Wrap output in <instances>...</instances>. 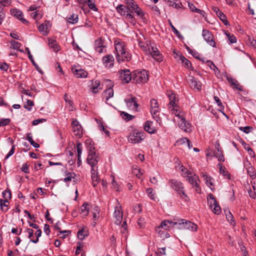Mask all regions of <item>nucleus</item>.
<instances>
[{
  "instance_id": "f257e3e1",
  "label": "nucleus",
  "mask_w": 256,
  "mask_h": 256,
  "mask_svg": "<svg viewBox=\"0 0 256 256\" xmlns=\"http://www.w3.org/2000/svg\"><path fill=\"white\" fill-rule=\"evenodd\" d=\"M138 44L142 50L147 55H150L154 59L160 62L162 60V57L158 48L152 44L150 42L146 41V43L142 42L141 38H139Z\"/></svg>"
},
{
  "instance_id": "f03ea898",
  "label": "nucleus",
  "mask_w": 256,
  "mask_h": 256,
  "mask_svg": "<svg viewBox=\"0 0 256 256\" xmlns=\"http://www.w3.org/2000/svg\"><path fill=\"white\" fill-rule=\"evenodd\" d=\"M116 58L118 62L128 61L131 59V56L125 48V44L120 40L114 42Z\"/></svg>"
},
{
  "instance_id": "7ed1b4c3",
  "label": "nucleus",
  "mask_w": 256,
  "mask_h": 256,
  "mask_svg": "<svg viewBox=\"0 0 256 256\" xmlns=\"http://www.w3.org/2000/svg\"><path fill=\"white\" fill-rule=\"evenodd\" d=\"M128 12L134 14L135 12L138 16L143 19L144 17V14L142 10L138 6L134 0H125Z\"/></svg>"
},
{
  "instance_id": "20e7f679",
  "label": "nucleus",
  "mask_w": 256,
  "mask_h": 256,
  "mask_svg": "<svg viewBox=\"0 0 256 256\" xmlns=\"http://www.w3.org/2000/svg\"><path fill=\"white\" fill-rule=\"evenodd\" d=\"M88 154L87 158L88 163L91 166V168H98L96 166L98 162V155L94 150V147L92 146H88Z\"/></svg>"
},
{
  "instance_id": "39448f33",
  "label": "nucleus",
  "mask_w": 256,
  "mask_h": 256,
  "mask_svg": "<svg viewBox=\"0 0 256 256\" xmlns=\"http://www.w3.org/2000/svg\"><path fill=\"white\" fill-rule=\"evenodd\" d=\"M116 10L122 16H124L126 20H130V22L134 25L136 24L134 15L131 14L128 10L127 6L123 4H120L116 8Z\"/></svg>"
},
{
  "instance_id": "423d86ee",
  "label": "nucleus",
  "mask_w": 256,
  "mask_h": 256,
  "mask_svg": "<svg viewBox=\"0 0 256 256\" xmlns=\"http://www.w3.org/2000/svg\"><path fill=\"white\" fill-rule=\"evenodd\" d=\"M174 224L178 229H186L192 232L196 231L198 227L195 224L184 219L174 222Z\"/></svg>"
},
{
  "instance_id": "0eeeda50",
  "label": "nucleus",
  "mask_w": 256,
  "mask_h": 256,
  "mask_svg": "<svg viewBox=\"0 0 256 256\" xmlns=\"http://www.w3.org/2000/svg\"><path fill=\"white\" fill-rule=\"evenodd\" d=\"M148 80V72L146 70H135L132 72V80L137 84L145 83Z\"/></svg>"
},
{
  "instance_id": "6e6552de",
  "label": "nucleus",
  "mask_w": 256,
  "mask_h": 256,
  "mask_svg": "<svg viewBox=\"0 0 256 256\" xmlns=\"http://www.w3.org/2000/svg\"><path fill=\"white\" fill-rule=\"evenodd\" d=\"M171 187L176 190L180 194V196L187 200L188 198L184 191V187L182 183L176 180H171L170 182Z\"/></svg>"
},
{
  "instance_id": "1a4fd4ad",
  "label": "nucleus",
  "mask_w": 256,
  "mask_h": 256,
  "mask_svg": "<svg viewBox=\"0 0 256 256\" xmlns=\"http://www.w3.org/2000/svg\"><path fill=\"white\" fill-rule=\"evenodd\" d=\"M144 137V132L134 130L129 135L128 141L132 144H137L142 140Z\"/></svg>"
},
{
  "instance_id": "9d476101",
  "label": "nucleus",
  "mask_w": 256,
  "mask_h": 256,
  "mask_svg": "<svg viewBox=\"0 0 256 256\" xmlns=\"http://www.w3.org/2000/svg\"><path fill=\"white\" fill-rule=\"evenodd\" d=\"M123 212L122 207L119 202L116 200V204L114 207L113 217L116 224H120L122 220Z\"/></svg>"
},
{
  "instance_id": "9b49d317",
  "label": "nucleus",
  "mask_w": 256,
  "mask_h": 256,
  "mask_svg": "<svg viewBox=\"0 0 256 256\" xmlns=\"http://www.w3.org/2000/svg\"><path fill=\"white\" fill-rule=\"evenodd\" d=\"M174 121L178 123L179 128L186 132H190L192 131L190 124L186 120L184 117L180 120H174Z\"/></svg>"
},
{
  "instance_id": "f8f14e48",
  "label": "nucleus",
  "mask_w": 256,
  "mask_h": 256,
  "mask_svg": "<svg viewBox=\"0 0 256 256\" xmlns=\"http://www.w3.org/2000/svg\"><path fill=\"white\" fill-rule=\"evenodd\" d=\"M124 102L129 110L136 111L138 110V104L136 98L134 96H129L124 99Z\"/></svg>"
},
{
  "instance_id": "ddd939ff",
  "label": "nucleus",
  "mask_w": 256,
  "mask_h": 256,
  "mask_svg": "<svg viewBox=\"0 0 256 256\" xmlns=\"http://www.w3.org/2000/svg\"><path fill=\"white\" fill-rule=\"evenodd\" d=\"M202 36L206 42L212 47L216 46L214 37L212 34L207 30H203Z\"/></svg>"
},
{
  "instance_id": "4468645a",
  "label": "nucleus",
  "mask_w": 256,
  "mask_h": 256,
  "mask_svg": "<svg viewBox=\"0 0 256 256\" xmlns=\"http://www.w3.org/2000/svg\"><path fill=\"white\" fill-rule=\"evenodd\" d=\"M119 74L121 80L126 83H128L132 80V74H131L128 70L120 71Z\"/></svg>"
},
{
  "instance_id": "2eb2a0df",
  "label": "nucleus",
  "mask_w": 256,
  "mask_h": 256,
  "mask_svg": "<svg viewBox=\"0 0 256 256\" xmlns=\"http://www.w3.org/2000/svg\"><path fill=\"white\" fill-rule=\"evenodd\" d=\"M72 130L74 134L80 138L82 134V128L79 122L76 120H74L72 122Z\"/></svg>"
},
{
  "instance_id": "dca6fc26",
  "label": "nucleus",
  "mask_w": 256,
  "mask_h": 256,
  "mask_svg": "<svg viewBox=\"0 0 256 256\" xmlns=\"http://www.w3.org/2000/svg\"><path fill=\"white\" fill-rule=\"evenodd\" d=\"M72 71L74 74L77 78H84L88 76V72L84 70L79 67H74L72 68Z\"/></svg>"
},
{
  "instance_id": "f3484780",
  "label": "nucleus",
  "mask_w": 256,
  "mask_h": 256,
  "mask_svg": "<svg viewBox=\"0 0 256 256\" xmlns=\"http://www.w3.org/2000/svg\"><path fill=\"white\" fill-rule=\"evenodd\" d=\"M90 82L89 86L92 93L96 94L102 89V88L100 87V82L98 80H92Z\"/></svg>"
},
{
  "instance_id": "a211bd4d",
  "label": "nucleus",
  "mask_w": 256,
  "mask_h": 256,
  "mask_svg": "<svg viewBox=\"0 0 256 256\" xmlns=\"http://www.w3.org/2000/svg\"><path fill=\"white\" fill-rule=\"evenodd\" d=\"M114 62V56L112 54H108L102 58V63L106 68L113 66Z\"/></svg>"
},
{
  "instance_id": "6ab92c4d",
  "label": "nucleus",
  "mask_w": 256,
  "mask_h": 256,
  "mask_svg": "<svg viewBox=\"0 0 256 256\" xmlns=\"http://www.w3.org/2000/svg\"><path fill=\"white\" fill-rule=\"evenodd\" d=\"M106 82L110 83V88L106 90L103 93L104 97L106 98V100L107 101L108 99L114 96V90L112 87L113 86V84L110 80H107Z\"/></svg>"
},
{
  "instance_id": "aec40b11",
  "label": "nucleus",
  "mask_w": 256,
  "mask_h": 256,
  "mask_svg": "<svg viewBox=\"0 0 256 256\" xmlns=\"http://www.w3.org/2000/svg\"><path fill=\"white\" fill-rule=\"evenodd\" d=\"M168 108L172 112V114H174L176 116V118H174V120H180L184 117L183 114L178 105L176 106L169 108Z\"/></svg>"
},
{
  "instance_id": "412c9836",
  "label": "nucleus",
  "mask_w": 256,
  "mask_h": 256,
  "mask_svg": "<svg viewBox=\"0 0 256 256\" xmlns=\"http://www.w3.org/2000/svg\"><path fill=\"white\" fill-rule=\"evenodd\" d=\"M51 27V24L49 22L46 21L44 24H41L38 26V30L43 35H46L48 34V30Z\"/></svg>"
},
{
  "instance_id": "4be33fe9",
  "label": "nucleus",
  "mask_w": 256,
  "mask_h": 256,
  "mask_svg": "<svg viewBox=\"0 0 256 256\" xmlns=\"http://www.w3.org/2000/svg\"><path fill=\"white\" fill-rule=\"evenodd\" d=\"M98 169L96 168H91L92 184L94 187H96L98 185L100 180V178L98 176Z\"/></svg>"
},
{
  "instance_id": "5701e85b",
  "label": "nucleus",
  "mask_w": 256,
  "mask_h": 256,
  "mask_svg": "<svg viewBox=\"0 0 256 256\" xmlns=\"http://www.w3.org/2000/svg\"><path fill=\"white\" fill-rule=\"evenodd\" d=\"M188 82L192 88H196L198 90H201V84L194 77L190 76Z\"/></svg>"
},
{
  "instance_id": "b1692460",
  "label": "nucleus",
  "mask_w": 256,
  "mask_h": 256,
  "mask_svg": "<svg viewBox=\"0 0 256 256\" xmlns=\"http://www.w3.org/2000/svg\"><path fill=\"white\" fill-rule=\"evenodd\" d=\"M210 206L214 214H218L220 212V208L218 204L216 199L211 200Z\"/></svg>"
},
{
  "instance_id": "393cba45",
  "label": "nucleus",
  "mask_w": 256,
  "mask_h": 256,
  "mask_svg": "<svg viewBox=\"0 0 256 256\" xmlns=\"http://www.w3.org/2000/svg\"><path fill=\"white\" fill-rule=\"evenodd\" d=\"M168 96L169 98L170 102L168 104V108H171L172 106H176L177 105V98L176 96V95L170 92H169L168 93Z\"/></svg>"
},
{
  "instance_id": "a878e982",
  "label": "nucleus",
  "mask_w": 256,
  "mask_h": 256,
  "mask_svg": "<svg viewBox=\"0 0 256 256\" xmlns=\"http://www.w3.org/2000/svg\"><path fill=\"white\" fill-rule=\"evenodd\" d=\"M144 130L150 134H154L156 131V128L153 126V122L151 121H146L144 124Z\"/></svg>"
},
{
  "instance_id": "bb28decb",
  "label": "nucleus",
  "mask_w": 256,
  "mask_h": 256,
  "mask_svg": "<svg viewBox=\"0 0 256 256\" xmlns=\"http://www.w3.org/2000/svg\"><path fill=\"white\" fill-rule=\"evenodd\" d=\"M202 178H204V180H205L206 184H207V186L211 189H213V181L214 179L208 176L206 174L202 172Z\"/></svg>"
},
{
  "instance_id": "cd10ccee",
  "label": "nucleus",
  "mask_w": 256,
  "mask_h": 256,
  "mask_svg": "<svg viewBox=\"0 0 256 256\" xmlns=\"http://www.w3.org/2000/svg\"><path fill=\"white\" fill-rule=\"evenodd\" d=\"M174 222H173L169 220L164 221L161 223L160 226L158 228V229L162 228L166 230H169L172 226H175L174 224Z\"/></svg>"
},
{
  "instance_id": "c85d7f7f",
  "label": "nucleus",
  "mask_w": 256,
  "mask_h": 256,
  "mask_svg": "<svg viewBox=\"0 0 256 256\" xmlns=\"http://www.w3.org/2000/svg\"><path fill=\"white\" fill-rule=\"evenodd\" d=\"M165 2L169 6H172L177 9L181 8L182 6V3L179 0H165Z\"/></svg>"
},
{
  "instance_id": "c756f323",
  "label": "nucleus",
  "mask_w": 256,
  "mask_h": 256,
  "mask_svg": "<svg viewBox=\"0 0 256 256\" xmlns=\"http://www.w3.org/2000/svg\"><path fill=\"white\" fill-rule=\"evenodd\" d=\"M198 179V176L195 174L193 175L192 174V175H190L189 177H188V180L189 182L196 188H198V184L197 182Z\"/></svg>"
},
{
  "instance_id": "7c9ffc66",
  "label": "nucleus",
  "mask_w": 256,
  "mask_h": 256,
  "mask_svg": "<svg viewBox=\"0 0 256 256\" xmlns=\"http://www.w3.org/2000/svg\"><path fill=\"white\" fill-rule=\"evenodd\" d=\"M227 80L230 83L231 85L234 88L240 90H242V86L240 84L237 80L232 78L227 77Z\"/></svg>"
},
{
  "instance_id": "2f4dec72",
  "label": "nucleus",
  "mask_w": 256,
  "mask_h": 256,
  "mask_svg": "<svg viewBox=\"0 0 256 256\" xmlns=\"http://www.w3.org/2000/svg\"><path fill=\"white\" fill-rule=\"evenodd\" d=\"M80 214L83 216H87L89 212V208H88V204L84 203L80 208Z\"/></svg>"
},
{
  "instance_id": "473e14b6",
  "label": "nucleus",
  "mask_w": 256,
  "mask_h": 256,
  "mask_svg": "<svg viewBox=\"0 0 256 256\" xmlns=\"http://www.w3.org/2000/svg\"><path fill=\"white\" fill-rule=\"evenodd\" d=\"M218 168L219 169L220 173L222 174L224 176H226L227 178H230V175L225 168L222 166L221 164H218Z\"/></svg>"
},
{
  "instance_id": "72a5a7b5",
  "label": "nucleus",
  "mask_w": 256,
  "mask_h": 256,
  "mask_svg": "<svg viewBox=\"0 0 256 256\" xmlns=\"http://www.w3.org/2000/svg\"><path fill=\"white\" fill-rule=\"evenodd\" d=\"M11 13L12 15L20 19L22 22L26 21L24 19L22 18V12L20 10L16 9L13 10L11 11Z\"/></svg>"
},
{
  "instance_id": "f704fd0d",
  "label": "nucleus",
  "mask_w": 256,
  "mask_h": 256,
  "mask_svg": "<svg viewBox=\"0 0 256 256\" xmlns=\"http://www.w3.org/2000/svg\"><path fill=\"white\" fill-rule=\"evenodd\" d=\"M49 46L52 48L54 52H58L59 50V46L56 40H48Z\"/></svg>"
},
{
  "instance_id": "c9c22d12",
  "label": "nucleus",
  "mask_w": 256,
  "mask_h": 256,
  "mask_svg": "<svg viewBox=\"0 0 256 256\" xmlns=\"http://www.w3.org/2000/svg\"><path fill=\"white\" fill-rule=\"evenodd\" d=\"M214 156L218 159V160L220 162H224V155L222 154V152L221 150H215L214 152Z\"/></svg>"
},
{
  "instance_id": "e433bc0d",
  "label": "nucleus",
  "mask_w": 256,
  "mask_h": 256,
  "mask_svg": "<svg viewBox=\"0 0 256 256\" xmlns=\"http://www.w3.org/2000/svg\"><path fill=\"white\" fill-rule=\"evenodd\" d=\"M206 63L208 64V65L209 66L210 68L214 72L215 74L217 76H218V74L220 73V70L216 66L214 63L210 60H206Z\"/></svg>"
},
{
  "instance_id": "4c0bfd02",
  "label": "nucleus",
  "mask_w": 256,
  "mask_h": 256,
  "mask_svg": "<svg viewBox=\"0 0 256 256\" xmlns=\"http://www.w3.org/2000/svg\"><path fill=\"white\" fill-rule=\"evenodd\" d=\"M8 200H0V205L2 210L6 212L8 210Z\"/></svg>"
},
{
  "instance_id": "58836bf2",
  "label": "nucleus",
  "mask_w": 256,
  "mask_h": 256,
  "mask_svg": "<svg viewBox=\"0 0 256 256\" xmlns=\"http://www.w3.org/2000/svg\"><path fill=\"white\" fill-rule=\"evenodd\" d=\"M78 15L76 14H72L68 18V22L70 24H74L78 22Z\"/></svg>"
},
{
  "instance_id": "ea45409f",
  "label": "nucleus",
  "mask_w": 256,
  "mask_h": 256,
  "mask_svg": "<svg viewBox=\"0 0 256 256\" xmlns=\"http://www.w3.org/2000/svg\"><path fill=\"white\" fill-rule=\"evenodd\" d=\"M86 4H88L90 8L92 10H97V8L93 0H86V2H85V4L82 5L85 6Z\"/></svg>"
},
{
  "instance_id": "a19ab883",
  "label": "nucleus",
  "mask_w": 256,
  "mask_h": 256,
  "mask_svg": "<svg viewBox=\"0 0 256 256\" xmlns=\"http://www.w3.org/2000/svg\"><path fill=\"white\" fill-rule=\"evenodd\" d=\"M151 114L152 117L156 120L157 122L158 120V113L159 112V108H151Z\"/></svg>"
},
{
  "instance_id": "79ce46f5",
  "label": "nucleus",
  "mask_w": 256,
  "mask_h": 256,
  "mask_svg": "<svg viewBox=\"0 0 256 256\" xmlns=\"http://www.w3.org/2000/svg\"><path fill=\"white\" fill-rule=\"evenodd\" d=\"M217 16L220 18V20L223 22L225 25L228 24V22L226 16L220 10L217 12Z\"/></svg>"
},
{
  "instance_id": "37998d69",
  "label": "nucleus",
  "mask_w": 256,
  "mask_h": 256,
  "mask_svg": "<svg viewBox=\"0 0 256 256\" xmlns=\"http://www.w3.org/2000/svg\"><path fill=\"white\" fill-rule=\"evenodd\" d=\"M146 193L150 198L152 200H156V198L155 196V193L154 192L152 188H147Z\"/></svg>"
},
{
  "instance_id": "c03bdc74",
  "label": "nucleus",
  "mask_w": 256,
  "mask_h": 256,
  "mask_svg": "<svg viewBox=\"0 0 256 256\" xmlns=\"http://www.w3.org/2000/svg\"><path fill=\"white\" fill-rule=\"evenodd\" d=\"M104 46V41L101 38H98L96 39L94 42V48H96V47H100Z\"/></svg>"
},
{
  "instance_id": "a18cd8bd",
  "label": "nucleus",
  "mask_w": 256,
  "mask_h": 256,
  "mask_svg": "<svg viewBox=\"0 0 256 256\" xmlns=\"http://www.w3.org/2000/svg\"><path fill=\"white\" fill-rule=\"evenodd\" d=\"M182 175L185 177H189L190 175H192V172L188 170L186 168H184L183 166L180 167Z\"/></svg>"
},
{
  "instance_id": "49530a36",
  "label": "nucleus",
  "mask_w": 256,
  "mask_h": 256,
  "mask_svg": "<svg viewBox=\"0 0 256 256\" xmlns=\"http://www.w3.org/2000/svg\"><path fill=\"white\" fill-rule=\"evenodd\" d=\"M225 213L228 220L229 221L232 225H234V224H232V222H234V216L232 214L230 213V212L229 211V210H226Z\"/></svg>"
},
{
  "instance_id": "de8ad7c7",
  "label": "nucleus",
  "mask_w": 256,
  "mask_h": 256,
  "mask_svg": "<svg viewBox=\"0 0 256 256\" xmlns=\"http://www.w3.org/2000/svg\"><path fill=\"white\" fill-rule=\"evenodd\" d=\"M88 236L86 232L84 230H80L78 233V236L79 239L82 240Z\"/></svg>"
},
{
  "instance_id": "09e8293b",
  "label": "nucleus",
  "mask_w": 256,
  "mask_h": 256,
  "mask_svg": "<svg viewBox=\"0 0 256 256\" xmlns=\"http://www.w3.org/2000/svg\"><path fill=\"white\" fill-rule=\"evenodd\" d=\"M120 116L124 120H130L134 117L132 115L124 112H122L120 113Z\"/></svg>"
},
{
  "instance_id": "8fccbe9b",
  "label": "nucleus",
  "mask_w": 256,
  "mask_h": 256,
  "mask_svg": "<svg viewBox=\"0 0 256 256\" xmlns=\"http://www.w3.org/2000/svg\"><path fill=\"white\" fill-rule=\"evenodd\" d=\"M182 62L187 68L191 66L190 62L183 56H180Z\"/></svg>"
},
{
  "instance_id": "3c124183",
  "label": "nucleus",
  "mask_w": 256,
  "mask_h": 256,
  "mask_svg": "<svg viewBox=\"0 0 256 256\" xmlns=\"http://www.w3.org/2000/svg\"><path fill=\"white\" fill-rule=\"evenodd\" d=\"M76 149L78 152V159L80 160V158L81 157L82 150V144L80 142L76 143Z\"/></svg>"
},
{
  "instance_id": "603ef678",
  "label": "nucleus",
  "mask_w": 256,
  "mask_h": 256,
  "mask_svg": "<svg viewBox=\"0 0 256 256\" xmlns=\"http://www.w3.org/2000/svg\"><path fill=\"white\" fill-rule=\"evenodd\" d=\"M188 7L192 12H195L199 14L203 12V11L197 8L192 3L188 2Z\"/></svg>"
},
{
  "instance_id": "864d4df0",
  "label": "nucleus",
  "mask_w": 256,
  "mask_h": 256,
  "mask_svg": "<svg viewBox=\"0 0 256 256\" xmlns=\"http://www.w3.org/2000/svg\"><path fill=\"white\" fill-rule=\"evenodd\" d=\"M10 43H11L12 46V48L14 49L18 50L20 51H22L20 50V47L21 46V44L20 43H19L18 42H16L14 40H12Z\"/></svg>"
},
{
  "instance_id": "5fc2aeb1",
  "label": "nucleus",
  "mask_w": 256,
  "mask_h": 256,
  "mask_svg": "<svg viewBox=\"0 0 256 256\" xmlns=\"http://www.w3.org/2000/svg\"><path fill=\"white\" fill-rule=\"evenodd\" d=\"M30 16L34 20H38L42 18V15L38 13V11L32 12L30 14Z\"/></svg>"
},
{
  "instance_id": "6e6d98bb",
  "label": "nucleus",
  "mask_w": 256,
  "mask_h": 256,
  "mask_svg": "<svg viewBox=\"0 0 256 256\" xmlns=\"http://www.w3.org/2000/svg\"><path fill=\"white\" fill-rule=\"evenodd\" d=\"M66 177L64 180V182H68L70 181L72 178H74V172L66 173Z\"/></svg>"
},
{
  "instance_id": "4d7b16f0",
  "label": "nucleus",
  "mask_w": 256,
  "mask_h": 256,
  "mask_svg": "<svg viewBox=\"0 0 256 256\" xmlns=\"http://www.w3.org/2000/svg\"><path fill=\"white\" fill-rule=\"evenodd\" d=\"M188 139L186 138H182L180 139H179L177 142L179 144H182L184 146V147H186V146L187 144V143L188 141Z\"/></svg>"
},
{
  "instance_id": "13d9d810",
  "label": "nucleus",
  "mask_w": 256,
  "mask_h": 256,
  "mask_svg": "<svg viewBox=\"0 0 256 256\" xmlns=\"http://www.w3.org/2000/svg\"><path fill=\"white\" fill-rule=\"evenodd\" d=\"M99 212H100V208L96 206V209L94 212H92V215H93V218L94 220H97L99 218Z\"/></svg>"
},
{
  "instance_id": "bf43d9fd",
  "label": "nucleus",
  "mask_w": 256,
  "mask_h": 256,
  "mask_svg": "<svg viewBox=\"0 0 256 256\" xmlns=\"http://www.w3.org/2000/svg\"><path fill=\"white\" fill-rule=\"evenodd\" d=\"M248 173L252 179L255 178L256 174L254 168L252 167H249L248 168Z\"/></svg>"
},
{
  "instance_id": "052dcab7",
  "label": "nucleus",
  "mask_w": 256,
  "mask_h": 256,
  "mask_svg": "<svg viewBox=\"0 0 256 256\" xmlns=\"http://www.w3.org/2000/svg\"><path fill=\"white\" fill-rule=\"evenodd\" d=\"M35 234L36 236V240L31 239L30 241L34 243H36L38 241V238L41 236L42 231L40 230H38L35 232Z\"/></svg>"
},
{
  "instance_id": "680f3d73",
  "label": "nucleus",
  "mask_w": 256,
  "mask_h": 256,
  "mask_svg": "<svg viewBox=\"0 0 256 256\" xmlns=\"http://www.w3.org/2000/svg\"><path fill=\"white\" fill-rule=\"evenodd\" d=\"M228 39L230 43L234 44L236 42V38L234 35H230V34L226 33Z\"/></svg>"
},
{
  "instance_id": "e2e57ef3",
  "label": "nucleus",
  "mask_w": 256,
  "mask_h": 256,
  "mask_svg": "<svg viewBox=\"0 0 256 256\" xmlns=\"http://www.w3.org/2000/svg\"><path fill=\"white\" fill-rule=\"evenodd\" d=\"M10 121V120L9 118L2 119L0 120V126H4L8 124Z\"/></svg>"
},
{
  "instance_id": "0e129e2a",
  "label": "nucleus",
  "mask_w": 256,
  "mask_h": 256,
  "mask_svg": "<svg viewBox=\"0 0 256 256\" xmlns=\"http://www.w3.org/2000/svg\"><path fill=\"white\" fill-rule=\"evenodd\" d=\"M95 50L98 54L104 53L106 52V48L105 46L100 47H96L94 48Z\"/></svg>"
},
{
  "instance_id": "69168bd1",
  "label": "nucleus",
  "mask_w": 256,
  "mask_h": 256,
  "mask_svg": "<svg viewBox=\"0 0 256 256\" xmlns=\"http://www.w3.org/2000/svg\"><path fill=\"white\" fill-rule=\"evenodd\" d=\"M244 144L245 146H244V148L248 152L249 154L252 156H254V153L253 152L252 148L248 146L246 144Z\"/></svg>"
},
{
  "instance_id": "338daca9",
  "label": "nucleus",
  "mask_w": 256,
  "mask_h": 256,
  "mask_svg": "<svg viewBox=\"0 0 256 256\" xmlns=\"http://www.w3.org/2000/svg\"><path fill=\"white\" fill-rule=\"evenodd\" d=\"M214 100L215 102L217 103L218 106L220 108V110H224V106H223L222 103L221 102L220 98L218 96H214Z\"/></svg>"
},
{
  "instance_id": "774afa93",
  "label": "nucleus",
  "mask_w": 256,
  "mask_h": 256,
  "mask_svg": "<svg viewBox=\"0 0 256 256\" xmlns=\"http://www.w3.org/2000/svg\"><path fill=\"white\" fill-rule=\"evenodd\" d=\"M33 104V102L32 100H28L26 103L24 104V108L28 110H30Z\"/></svg>"
}]
</instances>
